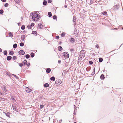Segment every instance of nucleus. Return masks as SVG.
I'll use <instances>...</instances> for the list:
<instances>
[{"instance_id": "nucleus-1", "label": "nucleus", "mask_w": 123, "mask_h": 123, "mask_svg": "<svg viewBox=\"0 0 123 123\" xmlns=\"http://www.w3.org/2000/svg\"><path fill=\"white\" fill-rule=\"evenodd\" d=\"M38 13H39L38 11L33 12L31 13V17L32 19L35 21H37L40 18V16Z\"/></svg>"}, {"instance_id": "nucleus-2", "label": "nucleus", "mask_w": 123, "mask_h": 123, "mask_svg": "<svg viewBox=\"0 0 123 123\" xmlns=\"http://www.w3.org/2000/svg\"><path fill=\"white\" fill-rule=\"evenodd\" d=\"M85 51L84 50H82L81 51L79 55V57L80 58H83L85 55Z\"/></svg>"}, {"instance_id": "nucleus-3", "label": "nucleus", "mask_w": 123, "mask_h": 123, "mask_svg": "<svg viewBox=\"0 0 123 123\" xmlns=\"http://www.w3.org/2000/svg\"><path fill=\"white\" fill-rule=\"evenodd\" d=\"M62 83V81L59 79L56 80L55 82V84H57L58 85H60Z\"/></svg>"}, {"instance_id": "nucleus-4", "label": "nucleus", "mask_w": 123, "mask_h": 123, "mask_svg": "<svg viewBox=\"0 0 123 123\" xmlns=\"http://www.w3.org/2000/svg\"><path fill=\"white\" fill-rule=\"evenodd\" d=\"M63 54L64 57L65 58H68L69 57V54L68 53L64 52L63 53Z\"/></svg>"}, {"instance_id": "nucleus-5", "label": "nucleus", "mask_w": 123, "mask_h": 123, "mask_svg": "<svg viewBox=\"0 0 123 123\" xmlns=\"http://www.w3.org/2000/svg\"><path fill=\"white\" fill-rule=\"evenodd\" d=\"M2 88L4 92L6 93V92L7 90L4 86H2Z\"/></svg>"}, {"instance_id": "nucleus-6", "label": "nucleus", "mask_w": 123, "mask_h": 123, "mask_svg": "<svg viewBox=\"0 0 123 123\" xmlns=\"http://www.w3.org/2000/svg\"><path fill=\"white\" fill-rule=\"evenodd\" d=\"M19 53L20 55H23L25 53V52L23 50H21L19 51Z\"/></svg>"}, {"instance_id": "nucleus-7", "label": "nucleus", "mask_w": 123, "mask_h": 123, "mask_svg": "<svg viewBox=\"0 0 123 123\" xmlns=\"http://www.w3.org/2000/svg\"><path fill=\"white\" fill-rule=\"evenodd\" d=\"M12 107H13V110L14 111H16L17 112H18V110L17 107H16V106L15 105H13Z\"/></svg>"}, {"instance_id": "nucleus-8", "label": "nucleus", "mask_w": 123, "mask_h": 123, "mask_svg": "<svg viewBox=\"0 0 123 123\" xmlns=\"http://www.w3.org/2000/svg\"><path fill=\"white\" fill-rule=\"evenodd\" d=\"M38 28L42 29L43 28V25L41 24H39L38 25Z\"/></svg>"}, {"instance_id": "nucleus-9", "label": "nucleus", "mask_w": 123, "mask_h": 123, "mask_svg": "<svg viewBox=\"0 0 123 123\" xmlns=\"http://www.w3.org/2000/svg\"><path fill=\"white\" fill-rule=\"evenodd\" d=\"M25 36L24 35H23L21 36V39L22 41H24L25 39Z\"/></svg>"}, {"instance_id": "nucleus-10", "label": "nucleus", "mask_w": 123, "mask_h": 123, "mask_svg": "<svg viewBox=\"0 0 123 123\" xmlns=\"http://www.w3.org/2000/svg\"><path fill=\"white\" fill-rule=\"evenodd\" d=\"M51 71L50 69L49 68H47L46 70V72L47 73H49Z\"/></svg>"}, {"instance_id": "nucleus-11", "label": "nucleus", "mask_w": 123, "mask_h": 123, "mask_svg": "<svg viewBox=\"0 0 123 123\" xmlns=\"http://www.w3.org/2000/svg\"><path fill=\"white\" fill-rule=\"evenodd\" d=\"M26 91L27 92H30L31 91V89H29L28 87H26Z\"/></svg>"}, {"instance_id": "nucleus-12", "label": "nucleus", "mask_w": 123, "mask_h": 123, "mask_svg": "<svg viewBox=\"0 0 123 123\" xmlns=\"http://www.w3.org/2000/svg\"><path fill=\"white\" fill-rule=\"evenodd\" d=\"M69 40L70 42L71 43H73L75 42V40L74 38H71L69 39Z\"/></svg>"}, {"instance_id": "nucleus-13", "label": "nucleus", "mask_w": 123, "mask_h": 123, "mask_svg": "<svg viewBox=\"0 0 123 123\" xmlns=\"http://www.w3.org/2000/svg\"><path fill=\"white\" fill-rule=\"evenodd\" d=\"M67 72L65 71V70H64L63 71L62 75L63 76H65V75L67 73Z\"/></svg>"}, {"instance_id": "nucleus-14", "label": "nucleus", "mask_w": 123, "mask_h": 123, "mask_svg": "<svg viewBox=\"0 0 123 123\" xmlns=\"http://www.w3.org/2000/svg\"><path fill=\"white\" fill-rule=\"evenodd\" d=\"M58 49L59 51H61L62 49V48L61 46H59L58 47Z\"/></svg>"}, {"instance_id": "nucleus-15", "label": "nucleus", "mask_w": 123, "mask_h": 123, "mask_svg": "<svg viewBox=\"0 0 123 123\" xmlns=\"http://www.w3.org/2000/svg\"><path fill=\"white\" fill-rule=\"evenodd\" d=\"M11 97L12 100L13 102H15L16 100H15V99H14L13 96H11Z\"/></svg>"}, {"instance_id": "nucleus-16", "label": "nucleus", "mask_w": 123, "mask_h": 123, "mask_svg": "<svg viewBox=\"0 0 123 123\" xmlns=\"http://www.w3.org/2000/svg\"><path fill=\"white\" fill-rule=\"evenodd\" d=\"M48 14L49 17H51L52 16V14L51 13V12H48Z\"/></svg>"}, {"instance_id": "nucleus-17", "label": "nucleus", "mask_w": 123, "mask_h": 123, "mask_svg": "<svg viewBox=\"0 0 123 123\" xmlns=\"http://www.w3.org/2000/svg\"><path fill=\"white\" fill-rule=\"evenodd\" d=\"M105 77H104V75L103 74H102L100 77V79L102 80H103L104 79Z\"/></svg>"}, {"instance_id": "nucleus-18", "label": "nucleus", "mask_w": 123, "mask_h": 123, "mask_svg": "<svg viewBox=\"0 0 123 123\" xmlns=\"http://www.w3.org/2000/svg\"><path fill=\"white\" fill-rule=\"evenodd\" d=\"M12 58V57L10 56H8L7 58V59L8 60H10Z\"/></svg>"}, {"instance_id": "nucleus-19", "label": "nucleus", "mask_w": 123, "mask_h": 123, "mask_svg": "<svg viewBox=\"0 0 123 123\" xmlns=\"http://www.w3.org/2000/svg\"><path fill=\"white\" fill-rule=\"evenodd\" d=\"M27 61L26 60H24V62H23V63H24V64L25 65H27Z\"/></svg>"}, {"instance_id": "nucleus-20", "label": "nucleus", "mask_w": 123, "mask_h": 123, "mask_svg": "<svg viewBox=\"0 0 123 123\" xmlns=\"http://www.w3.org/2000/svg\"><path fill=\"white\" fill-rule=\"evenodd\" d=\"M50 79L51 81H54L55 80V78L54 77H52L50 78Z\"/></svg>"}, {"instance_id": "nucleus-21", "label": "nucleus", "mask_w": 123, "mask_h": 123, "mask_svg": "<svg viewBox=\"0 0 123 123\" xmlns=\"http://www.w3.org/2000/svg\"><path fill=\"white\" fill-rule=\"evenodd\" d=\"M47 2L46 0H44L43 2V4L44 5H46L47 3Z\"/></svg>"}, {"instance_id": "nucleus-22", "label": "nucleus", "mask_w": 123, "mask_h": 123, "mask_svg": "<svg viewBox=\"0 0 123 123\" xmlns=\"http://www.w3.org/2000/svg\"><path fill=\"white\" fill-rule=\"evenodd\" d=\"M44 86L45 87H48L49 86V84L47 83H46L44 85Z\"/></svg>"}, {"instance_id": "nucleus-23", "label": "nucleus", "mask_w": 123, "mask_h": 123, "mask_svg": "<svg viewBox=\"0 0 123 123\" xmlns=\"http://www.w3.org/2000/svg\"><path fill=\"white\" fill-rule=\"evenodd\" d=\"M31 56V57H33L34 56V54L33 53H31L30 54Z\"/></svg>"}, {"instance_id": "nucleus-24", "label": "nucleus", "mask_w": 123, "mask_h": 123, "mask_svg": "<svg viewBox=\"0 0 123 123\" xmlns=\"http://www.w3.org/2000/svg\"><path fill=\"white\" fill-rule=\"evenodd\" d=\"M9 55H13L14 54V52L13 51H10L9 52Z\"/></svg>"}, {"instance_id": "nucleus-25", "label": "nucleus", "mask_w": 123, "mask_h": 123, "mask_svg": "<svg viewBox=\"0 0 123 123\" xmlns=\"http://www.w3.org/2000/svg\"><path fill=\"white\" fill-rule=\"evenodd\" d=\"M9 36L12 37L13 36V34L11 32H10L9 33Z\"/></svg>"}, {"instance_id": "nucleus-26", "label": "nucleus", "mask_w": 123, "mask_h": 123, "mask_svg": "<svg viewBox=\"0 0 123 123\" xmlns=\"http://www.w3.org/2000/svg\"><path fill=\"white\" fill-rule=\"evenodd\" d=\"M102 14L105 15H107V13L106 12H102Z\"/></svg>"}, {"instance_id": "nucleus-27", "label": "nucleus", "mask_w": 123, "mask_h": 123, "mask_svg": "<svg viewBox=\"0 0 123 123\" xmlns=\"http://www.w3.org/2000/svg\"><path fill=\"white\" fill-rule=\"evenodd\" d=\"M53 18L54 19H56L57 18V17L56 15H54L53 16Z\"/></svg>"}, {"instance_id": "nucleus-28", "label": "nucleus", "mask_w": 123, "mask_h": 123, "mask_svg": "<svg viewBox=\"0 0 123 123\" xmlns=\"http://www.w3.org/2000/svg\"><path fill=\"white\" fill-rule=\"evenodd\" d=\"M20 0H15V1L17 3H19L20 2Z\"/></svg>"}, {"instance_id": "nucleus-29", "label": "nucleus", "mask_w": 123, "mask_h": 123, "mask_svg": "<svg viewBox=\"0 0 123 123\" xmlns=\"http://www.w3.org/2000/svg\"><path fill=\"white\" fill-rule=\"evenodd\" d=\"M25 57L26 58L28 59L30 57V55L29 54H27L25 56Z\"/></svg>"}, {"instance_id": "nucleus-30", "label": "nucleus", "mask_w": 123, "mask_h": 123, "mask_svg": "<svg viewBox=\"0 0 123 123\" xmlns=\"http://www.w3.org/2000/svg\"><path fill=\"white\" fill-rule=\"evenodd\" d=\"M103 59L102 58H99V61L100 62H101L103 61Z\"/></svg>"}, {"instance_id": "nucleus-31", "label": "nucleus", "mask_w": 123, "mask_h": 123, "mask_svg": "<svg viewBox=\"0 0 123 123\" xmlns=\"http://www.w3.org/2000/svg\"><path fill=\"white\" fill-rule=\"evenodd\" d=\"M17 45L16 44H14L13 46V47L14 48H16L17 47Z\"/></svg>"}, {"instance_id": "nucleus-32", "label": "nucleus", "mask_w": 123, "mask_h": 123, "mask_svg": "<svg viewBox=\"0 0 123 123\" xmlns=\"http://www.w3.org/2000/svg\"><path fill=\"white\" fill-rule=\"evenodd\" d=\"M20 46L21 47H23V46L24 45V44L23 42H21L20 43Z\"/></svg>"}, {"instance_id": "nucleus-33", "label": "nucleus", "mask_w": 123, "mask_h": 123, "mask_svg": "<svg viewBox=\"0 0 123 123\" xmlns=\"http://www.w3.org/2000/svg\"><path fill=\"white\" fill-rule=\"evenodd\" d=\"M8 3H6L4 4V6L5 7H6L8 6Z\"/></svg>"}, {"instance_id": "nucleus-34", "label": "nucleus", "mask_w": 123, "mask_h": 123, "mask_svg": "<svg viewBox=\"0 0 123 123\" xmlns=\"http://www.w3.org/2000/svg\"><path fill=\"white\" fill-rule=\"evenodd\" d=\"M73 21L74 22H75L76 21V20L75 17H73Z\"/></svg>"}, {"instance_id": "nucleus-35", "label": "nucleus", "mask_w": 123, "mask_h": 123, "mask_svg": "<svg viewBox=\"0 0 123 123\" xmlns=\"http://www.w3.org/2000/svg\"><path fill=\"white\" fill-rule=\"evenodd\" d=\"M25 28V27L24 25H23L22 26V27H21V28L22 29V30H24Z\"/></svg>"}, {"instance_id": "nucleus-36", "label": "nucleus", "mask_w": 123, "mask_h": 123, "mask_svg": "<svg viewBox=\"0 0 123 123\" xmlns=\"http://www.w3.org/2000/svg\"><path fill=\"white\" fill-rule=\"evenodd\" d=\"M4 54L5 55H6L7 54V51H6V50L4 51Z\"/></svg>"}, {"instance_id": "nucleus-37", "label": "nucleus", "mask_w": 123, "mask_h": 123, "mask_svg": "<svg viewBox=\"0 0 123 123\" xmlns=\"http://www.w3.org/2000/svg\"><path fill=\"white\" fill-rule=\"evenodd\" d=\"M5 114L6 116L9 117V113H5Z\"/></svg>"}, {"instance_id": "nucleus-38", "label": "nucleus", "mask_w": 123, "mask_h": 123, "mask_svg": "<svg viewBox=\"0 0 123 123\" xmlns=\"http://www.w3.org/2000/svg\"><path fill=\"white\" fill-rule=\"evenodd\" d=\"M3 10H0V13L1 14H2L3 13Z\"/></svg>"}, {"instance_id": "nucleus-39", "label": "nucleus", "mask_w": 123, "mask_h": 123, "mask_svg": "<svg viewBox=\"0 0 123 123\" xmlns=\"http://www.w3.org/2000/svg\"><path fill=\"white\" fill-rule=\"evenodd\" d=\"M61 36H62V37H64L65 36V34H64V33H62L61 34Z\"/></svg>"}, {"instance_id": "nucleus-40", "label": "nucleus", "mask_w": 123, "mask_h": 123, "mask_svg": "<svg viewBox=\"0 0 123 123\" xmlns=\"http://www.w3.org/2000/svg\"><path fill=\"white\" fill-rule=\"evenodd\" d=\"M74 33L75 35L76 36H77V35H78V34L76 32V31H75V30L74 31Z\"/></svg>"}, {"instance_id": "nucleus-41", "label": "nucleus", "mask_w": 123, "mask_h": 123, "mask_svg": "<svg viewBox=\"0 0 123 123\" xmlns=\"http://www.w3.org/2000/svg\"><path fill=\"white\" fill-rule=\"evenodd\" d=\"M12 58L13 60H15L17 58V57L16 56H14Z\"/></svg>"}, {"instance_id": "nucleus-42", "label": "nucleus", "mask_w": 123, "mask_h": 123, "mask_svg": "<svg viewBox=\"0 0 123 123\" xmlns=\"http://www.w3.org/2000/svg\"><path fill=\"white\" fill-rule=\"evenodd\" d=\"M89 63L90 64H93V62L92 61H90L89 62Z\"/></svg>"}, {"instance_id": "nucleus-43", "label": "nucleus", "mask_w": 123, "mask_h": 123, "mask_svg": "<svg viewBox=\"0 0 123 123\" xmlns=\"http://www.w3.org/2000/svg\"><path fill=\"white\" fill-rule=\"evenodd\" d=\"M40 109H42V108H43L44 107V105H40Z\"/></svg>"}, {"instance_id": "nucleus-44", "label": "nucleus", "mask_w": 123, "mask_h": 123, "mask_svg": "<svg viewBox=\"0 0 123 123\" xmlns=\"http://www.w3.org/2000/svg\"><path fill=\"white\" fill-rule=\"evenodd\" d=\"M34 25V23H32L31 24V26H33Z\"/></svg>"}, {"instance_id": "nucleus-45", "label": "nucleus", "mask_w": 123, "mask_h": 123, "mask_svg": "<svg viewBox=\"0 0 123 123\" xmlns=\"http://www.w3.org/2000/svg\"><path fill=\"white\" fill-rule=\"evenodd\" d=\"M36 31H33L32 32V33L33 34H36Z\"/></svg>"}, {"instance_id": "nucleus-46", "label": "nucleus", "mask_w": 123, "mask_h": 123, "mask_svg": "<svg viewBox=\"0 0 123 123\" xmlns=\"http://www.w3.org/2000/svg\"><path fill=\"white\" fill-rule=\"evenodd\" d=\"M19 65L21 67L23 65V64L22 63H19Z\"/></svg>"}, {"instance_id": "nucleus-47", "label": "nucleus", "mask_w": 123, "mask_h": 123, "mask_svg": "<svg viewBox=\"0 0 123 123\" xmlns=\"http://www.w3.org/2000/svg\"><path fill=\"white\" fill-rule=\"evenodd\" d=\"M52 1V0H48V3H50Z\"/></svg>"}, {"instance_id": "nucleus-48", "label": "nucleus", "mask_w": 123, "mask_h": 123, "mask_svg": "<svg viewBox=\"0 0 123 123\" xmlns=\"http://www.w3.org/2000/svg\"><path fill=\"white\" fill-rule=\"evenodd\" d=\"M12 75L14 76V77H15L16 78L18 79V77H17V76H16V75H14V74H12Z\"/></svg>"}, {"instance_id": "nucleus-49", "label": "nucleus", "mask_w": 123, "mask_h": 123, "mask_svg": "<svg viewBox=\"0 0 123 123\" xmlns=\"http://www.w3.org/2000/svg\"><path fill=\"white\" fill-rule=\"evenodd\" d=\"M27 27H28L29 29H31V26H27Z\"/></svg>"}, {"instance_id": "nucleus-50", "label": "nucleus", "mask_w": 123, "mask_h": 123, "mask_svg": "<svg viewBox=\"0 0 123 123\" xmlns=\"http://www.w3.org/2000/svg\"><path fill=\"white\" fill-rule=\"evenodd\" d=\"M28 66H30V64L29 63H28L26 65Z\"/></svg>"}, {"instance_id": "nucleus-51", "label": "nucleus", "mask_w": 123, "mask_h": 123, "mask_svg": "<svg viewBox=\"0 0 123 123\" xmlns=\"http://www.w3.org/2000/svg\"><path fill=\"white\" fill-rule=\"evenodd\" d=\"M59 38V36H57L56 37V38L57 39H58Z\"/></svg>"}, {"instance_id": "nucleus-52", "label": "nucleus", "mask_w": 123, "mask_h": 123, "mask_svg": "<svg viewBox=\"0 0 123 123\" xmlns=\"http://www.w3.org/2000/svg\"><path fill=\"white\" fill-rule=\"evenodd\" d=\"M61 61L60 60H59L58 61V63L59 64H60L61 63Z\"/></svg>"}, {"instance_id": "nucleus-53", "label": "nucleus", "mask_w": 123, "mask_h": 123, "mask_svg": "<svg viewBox=\"0 0 123 123\" xmlns=\"http://www.w3.org/2000/svg\"><path fill=\"white\" fill-rule=\"evenodd\" d=\"M74 49H70V51H71L72 52L74 51Z\"/></svg>"}, {"instance_id": "nucleus-54", "label": "nucleus", "mask_w": 123, "mask_h": 123, "mask_svg": "<svg viewBox=\"0 0 123 123\" xmlns=\"http://www.w3.org/2000/svg\"><path fill=\"white\" fill-rule=\"evenodd\" d=\"M1 1L3 2H5L6 1V0H1Z\"/></svg>"}, {"instance_id": "nucleus-55", "label": "nucleus", "mask_w": 123, "mask_h": 123, "mask_svg": "<svg viewBox=\"0 0 123 123\" xmlns=\"http://www.w3.org/2000/svg\"><path fill=\"white\" fill-rule=\"evenodd\" d=\"M118 6L117 5H115L114 7V8H116V7H117Z\"/></svg>"}, {"instance_id": "nucleus-56", "label": "nucleus", "mask_w": 123, "mask_h": 123, "mask_svg": "<svg viewBox=\"0 0 123 123\" xmlns=\"http://www.w3.org/2000/svg\"><path fill=\"white\" fill-rule=\"evenodd\" d=\"M99 47V46L98 45H96V47H97V48H98Z\"/></svg>"}, {"instance_id": "nucleus-57", "label": "nucleus", "mask_w": 123, "mask_h": 123, "mask_svg": "<svg viewBox=\"0 0 123 123\" xmlns=\"http://www.w3.org/2000/svg\"><path fill=\"white\" fill-rule=\"evenodd\" d=\"M93 70L94 71V72H93V73H92V74H94L95 73V68H94V69Z\"/></svg>"}, {"instance_id": "nucleus-58", "label": "nucleus", "mask_w": 123, "mask_h": 123, "mask_svg": "<svg viewBox=\"0 0 123 123\" xmlns=\"http://www.w3.org/2000/svg\"><path fill=\"white\" fill-rule=\"evenodd\" d=\"M2 51V49L0 48V52H1Z\"/></svg>"}, {"instance_id": "nucleus-59", "label": "nucleus", "mask_w": 123, "mask_h": 123, "mask_svg": "<svg viewBox=\"0 0 123 123\" xmlns=\"http://www.w3.org/2000/svg\"><path fill=\"white\" fill-rule=\"evenodd\" d=\"M76 106L74 105V110H75V107H76Z\"/></svg>"}, {"instance_id": "nucleus-60", "label": "nucleus", "mask_w": 123, "mask_h": 123, "mask_svg": "<svg viewBox=\"0 0 123 123\" xmlns=\"http://www.w3.org/2000/svg\"><path fill=\"white\" fill-rule=\"evenodd\" d=\"M90 2L91 4H92L93 3V2L92 0L90 1Z\"/></svg>"}, {"instance_id": "nucleus-61", "label": "nucleus", "mask_w": 123, "mask_h": 123, "mask_svg": "<svg viewBox=\"0 0 123 123\" xmlns=\"http://www.w3.org/2000/svg\"><path fill=\"white\" fill-rule=\"evenodd\" d=\"M7 74L9 76V73H7Z\"/></svg>"}, {"instance_id": "nucleus-62", "label": "nucleus", "mask_w": 123, "mask_h": 123, "mask_svg": "<svg viewBox=\"0 0 123 123\" xmlns=\"http://www.w3.org/2000/svg\"><path fill=\"white\" fill-rule=\"evenodd\" d=\"M62 121V119L60 120L59 121V122H60V123Z\"/></svg>"}, {"instance_id": "nucleus-63", "label": "nucleus", "mask_w": 123, "mask_h": 123, "mask_svg": "<svg viewBox=\"0 0 123 123\" xmlns=\"http://www.w3.org/2000/svg\"><path fill=\"white\" fill-rule=\"evenodd\" d=\"M20 23H19L18 24V25H20Z\"/></svg>"}, {"instance_id": "nucleus-64", "label": "nucleus", "mask_w": 123, "mask_h": 123, "mask_svg": "<svg viewBox=\"0 0 123 123\" xmlns=\"http://www.w3.org/2000/svg\"><path fill=\"white\" fill-rule=\"evenodd\" d=\"M23 18L22 17H21V19H22Z\"/></svg>"}]
</instances>
